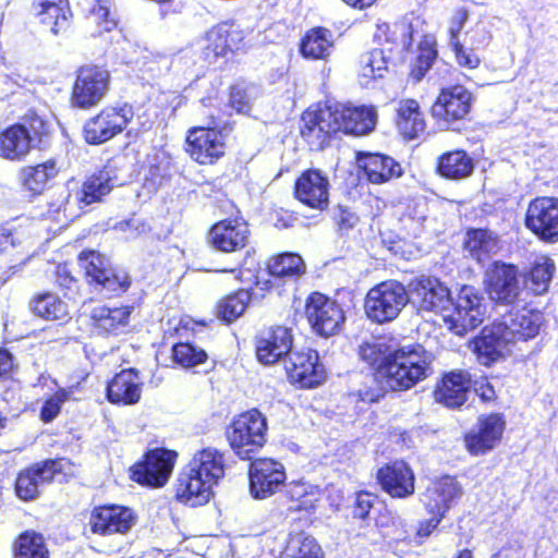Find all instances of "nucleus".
<instances>
[{"label": "nucleus", "instance_id": "nucleus-44", "mask_svg": "<svg viewBox=\"0 0 558 558\" xmlns=\"http://www.w3.org/2000/svg\"><path fill=\"white\" fill-rule=\"evenodd\" d=\"M34 313L45 319L60 320L69 316L68 304L53 293L37 295L32 303Z\"/></svg>", "mask_w": 558, "mask_h": 558}, {"label": "nucleus", "instance_id": "nucleus-54", "mask_svg": "<svg viewBox=\"0 0 558 558\" xmlns=\"http://www.w3.org/2000/svg\"><path fill=\"white\" fill-rule=\"evenodd\" d=\"M73 393V388L59 389L53 396L47 399L40 411V418L45 423L53 421L65 401H68Z\"/></svg>", "mask_w": 558, "mask_h": 558}, {"label": "nucleus", "instance_id": "nucleus-1", "mask_svg": "<svg viewBox=\"0 0 558 558\" xmlns=\"http://www.w3.org/2000/svg\"><path fill=\"white\" fill-rule=\"evenodd\" d=\"M376 122L374 107L318 104L303 112L300 132L312 149H323L331 134L342 131L364 135L375 128Z\"/></svg>", "mask_w": 558, "mask_h": 558}, {"label": "nucleus", "instance_id": "nucleus-39", "mask_svg": "<svg viewBox=\"0 0 558 558\" xmlns=\"http://www.w3.org/2000/svg\"><path fill=\"white\" fill-rule=\"evenodd\" d=\"M465 251L478 263H484L499 250L497 236L483 229L471 230L466 233Z\"/></svg>", "mask_w": 558, "mask_h": 558}, {"label": "nucleus", "instance_id": "nucleus-59", "mask_svg": "<svg viewBox=\"0 0 558 558\" xmlns=\"http://www.w3.org/2000/svg\"><path fill=\"white\" fill-rule=\"evenodd\" d=\"M468 35V44L472 49H482L485 48L492 39V35L489 31L486 28L484 24H476Z\"/></svg>", "mask_w": 558, "mask_h": 558}, {"label": "nucleus", "instance_id": "nucleus-47", "mask_svg": "<svg viewBox=\"0 0 558 558\" xmlns=\"http://www.w3.org/2000/svg\"><path fill=\"white\" fill-rule=\"evenodd\" d=\"M286 558H324L323 549L310 535L296 534L290 537Z\"/></svg>", "mask_w": 558, "mask_h": 558}, {"label": "nucleus", "instance_id": "nucleus-46", "mask_svg": "<svg viewBox=\"0 0 558 558\" xmlns=\"http://www.w3.org/2000/svg\"><path fill=\"white\" fill-rule=\"evenodd\" d=\"M387 70V57L383 49H373L362 54L360 60V77L362 84H367L369 80L383 77Z\"/></svg>", "mask_w": 558, "mask_h": 558}, {"label": "nucleus", "instance_id": "nucleus-12", "mask_svg": "<svg viewBox=\"0 0 558 558\" xmlns=\"http://www.w3.org/2000/svg\"><path fill=\"white\" fill-rule=\"evenodd\" d=\"M305 313L313 329L323 337L335 335L344 322L340 305L319 292L308 296Z\"/></svg>", "mask_w": 558, "mask_h": 558}, {"label": "nucleus", "instance_id": "nucleus-11", "mask_svg": "<svg viewBox=\"0 0 558 558\" xmlns=\"http://www.w3.org/2000/svg\"><path fill=\"white\" fill-rule=\"evenodd\" d=\"M250 493L255 499H266L279 492L286 483V470L281 462L260 458L251 462Z\"/></svg>", "mask_w": 558, "mask_h": 558}, {"label": "nucleus", "instance_id": "nucleus-13", "mask_svg": "<svg viewBox=\"0 0 558 558\" xmlns=\"http://www.w3.org/2000/svg\"><path fill=\"white\" fill-rule=\"evenodd\" d=\"M525 226L545 242H558V198L536 197L526 209Z\"/></svg>", "mask_w": 558, "mask_h": 558}, {"label": "nucleus", "instance_id": "nucleus-17", "mask_svg": "<svg viewBox=\"0 0 558 558\" xmlns=\"http://www.w3.org/2000/svg\"><path fill=\"white\" fill-rule=\"evenodd\" d=\"M485 286L492 301L512 304L521 292L519 270L512 265L495 263L485 274Z\"/></svg>", "mask_w": 558, "mask_h": 558}, {"label": "nucleus", "instance_id": "nucleus-26", "mask_svg": "<svg viewBox=\"0 0 558 558\" xmlns=\"http://www.w3.org/2000/svg\"><path fill=\"white\" fill-rule=\"evenodd\" d=\"M294 193L308 207L324 209L329 199L328 178L319 170H307L298 178Z\"/></svg>", "mask_w": 558, "mask_h": 558}, {"label": "nucleus", "instance_id": "nucleus-22", "mask_svg": "<svg viewBox=\"0 0 558 558\" xmlns=\"http://www.w3.org/2000/svg\"><path fill=\"white\" fill-rule=\"evenodd\" d=\"M80 265L92 281L110 292H123L130 286L128 276L113 274L108 259L95 251L82 252Z\"/></svg>", "mask_w": 558, "mask_h": 558}, {"label": "nucleus", "instance_id": "nucleus-2", "mask_svg": "<svg viewBox=\"0 0 558 558\" xmlns=\"http://www.w3.org/2000/svg\"><path fill=\"white\" fill-rule=\"evenodd\" d=\"M432 354L421 344L403 345L380 368L379 379L395 391L411 389L432 374Z\"/></svg>", "mask_w": 558, "mask_h": 558}, {"label": "nucleus", "instance_id": "nucleus-16", "mask_svg": "<svg viewBox=\"0 0 558 558\" xmlns=\"http://www.w3.org/2000/svg\"><path fill=\"white\" fill-rule=\"evenodd\" d=\"M473 96L462 85L442 88L432 107L433 117L448 126L464 119L471 111Z\"/></svg>", "mask_w": 558, "mask_h": 558}, {"label": "nucleus", "instance_id": "nucleus-57", "mask_svg": "<svg viewBox=\"0 0 558 558\" xmlns=\"http://www.w3.org/2000/svg\"><path fill=\"white\" fill-rule=\"evenodd\" d=\"M436 54V50L432 48L421 50L411 71V75L415 81H421L423 78V76L430 69L433 62L435 61Z\"/></svg>", "mask_w": 558, "mask_h": 558}, {"label": "nucleus", "instance_id": "nucleus-15", "mask_svg": "<svg viewBox=\"0 0 558 558\" xmlns=\"http://www.w3.org/2000/svg\"><path fill=\"white\" fill-rule=\"evenodd\" d=\"M175 459L174 451L154 449L146 454L143 462L132 468V478L142 485L161 487L168 482Z\"/></svg>", "mask_w": 558, "mask_h": 558}, {"label": "nucleus", "instance_id": "nucleus-6", "mask_svg": "<svg viewBox=\"0 0 558 558\" xmlns=\"http://www.w3.org/2000/svg\"><path fill=\"white\" fill-rule=\"evenodd\" d=\"M244 40L243 31L233 23H221L195 39L186 53L197 56L199 61L208 64L216 63L218 59L240 49Z\"/></svg>", "mask_w": 558, "mask_h": 558}, {"label": "nucleus", "instance_id": "nucleus-42", "mask_svg": "<svg viewBox=\"0 0 558 558\" xmlns=\"http://www.w3.org/2000/svg\"><path fill=\"white\" fill-rule=\"evenodd\" d=\"M401 222L413 235H417L424 230L434 229L435 225L434 219L430 217L428 204L423 198L408 206Z\"/></svg>", "mask_w": 558, "mask_h": 558}, {"label": "nucleus", "instance_id": "nucleus-45", "mask_svg": "<svg viewBox=\"0 0 558 558\" xmlns=\"http://www.w3.org/2000/svg\"><path fill=\"white\" fill-rule=\"evenodd\" d=\"M14 558H49L41 534L35 531L22 533L14 544Z\"/></svg>", "mask_w": 558, "mask_h": 558}, {"label": "nucleus", "instance_id": "nucleus-37", "mask_svg": "<svg viewBox=\"0 0 558 558\" xmlns=\"http://www.w3.org/2000/svg\"><path fill=\"white\" fill-rule=\"evenodd\" d=\"M268 275L271 279L265 284L270 283V288L277 284L280 279H294L304 274L305 264L302 257L293 253H284L271 258L267 265Z\"/></svg>", "mask_w": 558, "mask_h": 558}, {"label": "nucleus", "instance_id": "nucleus-25", "mask_svg": "<svg viewBox=\"0 0 558 558\" xmlns=\"http://www.w3.org/2000/svg\"><path fill=\"white\" fill-rule=\"evenodd\" d=\"M461 495L462 488L457 480L444 476L426 488L422 495V502L430 514L444 517Z\"/></svg>", "mask_w": 558, "mask_h": 558}, {"label": "nucleus", "instance_id": "nucleus-9", "mask_svg": "<svg viewBox=\"0 0 558 558\" xmlns=\"http://www.w3.org/2000/svg\"><path fill=\"white\" fill-rule=\"evenodd\" d=\"M227 135L215 126H195L187 131L186 151L199 165H213L226 153Z\"/></svg>", "mask_w": 558, "mask_h": 558}, {"label": "nucleus", "instance_id": "nucleus-29", "mask_svg": "<svg viewBox=\"0 0 558 558\" xmlns=\"http://www.w3.org/2000/svg\"><path fill=\"white\" fill-rule=\"evenodd\" d=\"M142 389L138 373L133 368L123 369L108 383L107 398L113 404L133 405L140 401Z\"/></svg>", "mask_w": 558, "mask_h": 558}, {"label": "nucleus", "instance_id": "nucleus-43", "mask_svg": "<svg viewBox=\"0 0 558 558\" xmlns=\"http://www.w3.org/2000/svg\"><path fill=\"white\" fill-rule=\"evenodd\" d=\"M56 162L48 160L37 166H28L22 169L21 179L23 184L34 193H40L47 183L57 175Z\"/></svg>", "mask_w": 558, "mask_h": 558}, {"label": "nucleus", "instance_id": "nucleus-8", "mask_svg": "<svg viewBox=\"0 0 558 558\" xmlns=\"http://www.w3.org/2000/svg\"><path fill=\"white\" fill-rule=\"evenodd\" d=\"M134 118L132 106L106 107L84 125V136L89 144H102L121 133Z\"/></svg>", "mask_w": 558, "mask_h": 558}, {"label": "nucleus", "instance_id": "nucleus-21", "mask_svg": "<svg viewBox=\"0 0 558 558\" xmlns=\"http://www.w3.org/2000/svg\"><path fill=\"white\" fill-rule=\"evenodd\" d=\"M504 429L505 421L499 414L478 417L477 424L464 437L468 451L478 456L494 449L499 444Z\"/></svg>", "mask_w": 558, "mask_h": 558}, {"label": "nucleus", "instance_id": "nucleus-36", "mask_svg": "<svg viewBox=\"0 0 558 558\" xmlns=\"http://www.w3.org/2000/svg\"><path fill=\"white\" fill-rule=\"evenodd\" d=\"M425 126L418 102L414 99L401 100L397 114V128L400 134L405 138L413 140L425 131Z\"/></svg>", "mask_w": 558, "mask_h": 558}, {"label": "nucleus", "instance_id": "nucleus-55", "mask_svg": "<svg viewBox=\"0 0 558 558\" xmlns=\"http://www.w3.org/2000/svg\"><path fill=\"white\" fill-rule=\"evenodd\" d=\"M253 88L233 86L230 93V106L239 113H247L252 106Z\"/></svg>", "mask_w": 558, "mask_h": 558}, {"label": "nucleus", "instance_id": "nucleus-50", "mask_svg": "<svg viewBox=\"0 0 558 558\" xmlns=\"http://www.w3.org/2000/svg\"><path fill=\"white\" fill-rule=\"evenodd\" d=\"M87 22L95 27L96 34L112 31L117 26V20L111 12L109 0H97L87 15Z\"/></svg>", "mask_w": 558, "mask_h": 558}, {"label": "nucleus", "instance_id": "nucleus-28", "mask_svg": "<svg viewBox=\"0 0 558 558\" xmlns=\"http://www.w3.org/2000/svg\"><path fill=\"white\" fill-rule=\"evenodd\" d=\"M378 482L393 498H407L414 493V473L403 461H395L378 470Z\"/></svg>", "mask_w": 558, "mask_h": 558}, {"label": "nucleus", "instance_id": "nucleus-41", "mask_svg": "<svg viewBox=\"0 0 558 558\" xmlns=\"http://www.w3.org/2000/svg\"><path fill=\"white\" fill-rule=\"evenodd\" d=\"M554 271L555 264L548 257H538L529 272L524 275V288L536 295L545 293L549 288Z\"/></svg>", "mask_w": 558, "mask_h": 558}, {"label": "nucleus", "instance_id": "nucleus-52", "mask_svg": "<svg viewBox=\"0 0 558 558\" xmlns=\"http://www.w3.org/2000/svg\"><path fill=\"white\" fill-rule=\"evenodd\" d=\"M172 356L175 363L182 367H193L206 361L207 354L190 343H178L172 348Z\"/></svg>", "mask_w": 558, "mask_h": 558}, {"label": "nucleus", "instance_id": "nucleus-20", "mask_svg": "<svg viewBox=\"0 0 558 558\" xmlns=\"http://www.w3.org/2000/svg\"><path fill=\"white\" fill-rule=\"evenodd\" d=\"M248 225L242 218H228L216 222L208 232V243L223 253L238 252L250 241Z\"/></svg>", "mask_w": 558, "mask_h": 558}, {"label": "nucleus", "instance_id": "nucleus-60", "mask_svg": "<svg viewBox=\"0 0 558 558\" xmlns=\"http://www.w3.org/2000/svg\"><path fill=\"white\" fill-rule=\"evenodd\" d=\"M41 484L50 482L61 471V461L49 460L32 468Z\"/></svg>", "mask_w": 558, "mask_h": 558}, {"label": "nucleus", "instance_id": "nucleus-56", "mask_svg": "<svg viewBox=\"0 0 558 558\" xmlns=\"http://www.w3.org/2000/svg\"><path fill=\"white\" fill-rule=\"evenodd\" d=\"M454 52L457 63L470 70L476 69L481 64L480 57L475 53L476 49L465 47L461 43L450 46Z\"/></svg>", "mask_w": 558, "mask_h": 558}, {"label": "nucleus", "instance_id": "nucleus-4", "mask_svg": "<svg viewBox=\"0 0 558 558\" xmlns=\"http://www.w3.org/2000/svg\"><path fill=\"white\" fill-rule=\"evenodd\" d=\"M266 416L256 409L240 414L227 429L233 452L242 460H252L267 441Z\"/></svg>", "mask_w": 558, "mask_h": 558}, {"label": "nucleus", "instance_id": "nucleus-38", "mask_svg": "<svg viewBox=\"0 0 558 558\" xmlns=\"http://www.w3.org/2000/svg\"><path fill=\"white\" fill-rule=\"evenodd\" d=\"M333 47L332 33L324 27L310 29L301 41V53L304 58L326 59Z\"/></svg>", "mask_w": 558, "mask_h": 558}, {"label": "nucleus", "instance_id": "nucleus-35", "mask_svg": "<svg viewBox=\"0 0 558 558\" xmlns=\"http://www.w3.org/2000/svg\"><path fill=\"white\" fill-rule=\"evenodd\" d=\"M131 306L108 307L99 305L93 308L90 319L95 328L102 333L118 335L129 325Z\"/></svg>", "mask_w": 558, "mask_h": 558}, {"label": "nucleus", "instance_id": "nucleus-62", "mask_svg": "<svg viewBox=\"0 0 558 558\" xmlns=\"http://www.w3.org/2000/svg\"><path fill=\"white\" fill-rule=\"evenodd\" d=\"M336 220L337 225L341 230H350L357 225L360 218L355 213H353L349 208L339 206L338 213L336 215Z\"/></svg>", "mask_w": 558, "mask_h": 558}, {"label": "nucleus", "instance_id": "nucleus-64", "mask_svg": "<svg viewBox=\"0 0 558 558\" xmlns=\"http://www.w3.org/2000/svg\"><path fill=\"white\" fill-rule=\"evenodd\" d=\"M123 226L129 227L126 239H134L149 230L147 223L140 218H131L123 221Z\"/></svg>", "mask_w": 558, "mask_h": 558}, {"label": "nucleus", "instance_id": "nucleus-32", "mask_svg": "<svg viewBox=\"0 0 558 558\" xmlns=\"http://www.w3.org/2000/svg\"><path fill=\"white\" fill-rule=\"evenodd\" d=\"M186 466L214 485L223 478L226 471L223 453L213 447L196 451Z\"/></svg>", "mask_w": 558, "mask_h": 558}, {"label": "nucleus", "instance_id": "nucleus-34", "mask_svg": "<svg viewBox=\"0 0 558 558\" xmlns=\"http://www.w3.org/2000/svg\"><path fill=\"white\" fill-rule=\"evenodd\" d=\"M357 165L363 169L369 182L379 184L401 175V167L391 157L380 154H364L357 157Z\"/></svg>", "mask_w": 558, "mask_h": 558}, {"label": "nucleus", "instance_id": "nucleus-61", "mask_svg": "<svg viewBox=\"0 0 558 558\" xmlns=\"http://www.w3.org/2000/svg\"><path fill=\"white\" fill-rule=\"evenodd\" d=\"M375 497L367 493H360L356 496L353 514L355 518L365 519L373 508Z\"/></svg>", "mask_w": 558, "mask_h": 558}, {"label": "nucleus", "instance_id": "nucleus-33", "mask_svg": "<svg viewBox=\"0 0 558 558\" xmlns=\"http://www.w3.org/2000/svg\"><path fill=\"white\" fill-rule=\"evenodd\" d=\"M33 140L26 126L11 125L0 133V156L9 160H21L31 151Z\"/></svg>", "mask_w": 558, "mask_h": 558}, {"label": "nucleus", "instance_id": "nucleus-14", "mask_svg": "<svg viewBox=\"0 0 558 558\" xmlns=\"http://www.w3.org/2000/svg\"><path fill=\"white\" fill-rule=\"evenodd\" d=\"M284 368L289 380L300 388L316 387L326 378L318 353L312 349L290 352L284 360Z\"/></svg>", "mask_w": 558, "mask_h": 558}, {"label": "nucleus", "instance_id": "nucleus-49", "mask_svg": "<svg viewBox=\"0 0 558 558\" xmlns=\"http://www.w3.org/2000/svg\"><path fill=\"white\" fill-rule=\"evenodd\" d=\"M34 13L54 35L65 32L70 25L71 10L69 2L64 3V5H52L51 9Z\"/></svg>", "mask_w": 558, "mask_h": 558}, {"label": "nucleus", "instance_id": "nucleus-5", "mask_svg": "<svg viewBox=\"0 0 558 558\" xmlns=\"http://www.w3.org/2000/svg\"><path fill=\"white\" fill-rule=\"evenodd\" d=\"M484 296L471 286H463L445 312L444 320L456 335L462 336L480 326L486 315Z\"/></svg>", "mask_w": 558, "mask_h": 558}, {"label": "nucleus", "instance_id": "nucleus-40", "mask_svg": "<svg viewBox=\"0 0 558 558\" xmlns=\"http://www.w3.org/2000/svg\"><path fill=\"white\" fill-rule=\"evenodd\" d=\"M437 169L447 179L461 180L473 172L474 163L465 151L453 150L439 157Z\"/></svg>", "mask_w": 558, "mask_h": 558}, {"label": "nucleus", "instance_id": "nucleus-63", "mask_svg": "<svg viewBox=\"0 0 558 558\" xmlns=\"http://www.w3.org/2000/svg\"><path fill=\"white\" fill-rule=\"evenodd\" d=\"M473 388L475 393L485 402L493 401L496 398L495 389L487 378L475 380Z\"/></svg>", "mask_w": 558, "mask_h": 558}, {"label": "nucleus", "instance_id": "nucleus-18", "mask_svg": "<svg viewBox=\"0 0 558 558\" xmlns=\"http://www.w3.org/2000/svg\"><path fill=\"white\" fill-rule=\"evenodd\" d=\"M409 294L418 310L445 315L451 294L449 289L434 277H418L409 283Z\"/></svg>", "mask_w": 558, "mask_h": 558}, {"label": "nucleus", "instance_id": "nucleus-27", "mask_svg": "<svg viewBox=\"0 0 558 558\" xmlns=\"http://www.w3.org/2000/svg\"><path fill=\"white\" fill-rule=\"evenodd\" d=\"M214 486L211 482L185 465L178 477L177 498L191 507L202 506L210 500Z\"/></svg>", "mask_w": 558, "mask_h": 558}, {"label": "nucleus", "instance_id": "nucleus-58", "mask_svg": "<svg viewBox=\"0 0 558 558\" xmlns=\"http://www.w3.org/2000/svg\"><path fill=\"white\" fill-rule=\"evenodd\" d=\"M469 14L468 11L463 8L457 9L448 25V34H449V45H457L460 43L459 34L464 27L465 22L468 21Z\"/></svg>", "mask_w": 558, "mask_h": 558}, {"label": "nucleus", "instance_id": "nucleus-31", "mask_svg": "<svg viewBox=\"0 0 558 558\" xmlns=\"http://www.w3.org/2000/svg\"><path fill=\"white\" fill-rule=\"evenodd\" d=\"M471 379L464 371H453L444 376L435 390L436 401L448 408H459L466 400Z\"/></svg>", "mask_w": 558, "mask_h": 558}, {"label": "nucleus", "instance_id": "nucleus-10", "mask_svg": "<svg viewBox=\"0 0 558 558\" xmlns=\"http://www.w3.org/2000/svg\"><path fill=\"white\" fill-rule=\"evenodd\" d=\"M109 72L96 65H85L77 71L72 88V102L81 109L99 104L109 88Z\"/></svg>", "mask_w": 558, "mask_h": 558}, {"label": "nucleus", "instance_id": "nucleus-24", "mask_svg": "<svg viewBox=\"0 0 558 558\" xmlns=\"http://www.w3.org/2000/svg\"><path fill=\"white\" fill-rule=\"evenodd\" d=\"M499 323L511 342L526 341L538 335L544 323V315L541 311L523 307L510 311L502 316Z\"/></svg>", "mask_w": 558, "mask_h": 558}, {"label": "nucleus", "instance_id": "nucleus-53", "mask_svg": "<svg viewBox=\"0 0 558 558\" xmlns=\"http://www.w3.org/2000/svg\"><path fill=\"white\" fill-rule=\"evenodd\" d=\"M39 481L33 469H27L20 473L16 478L15 489L17 496L23 500H31L38 496Z\"/></svg>", "mask_w": 558, "mask_h": 558}, {"label": "nucleus", "instance_id": "nucleus-30", "mask_svg": "<svg viewBox=\"0 0 558 558\" xmlns=\"http://www.w3.org/2000/svg\"><path fill=\"white\" fill-rule=\"evenodd\" d=\"M511 340L499 322L485 327L474 340V352L483 365L497 361Z\"/></svg>", "mask_w": 558, "mask_h": 558}, {"label": "nucleus", "instance_id": "nucleus-19", "mask_svg": "<svg viewBox=\"0 0 558 558\" xmlns=\"http://www.w3.org/2000/svg\"><path fill=\"white\" fill-rule=\"evenodd\" d=\"M133 509L119 505L96 507L89 517L90 531L99 535L125 534L136 523Z\"/></svg>", "mask_w": 558, "mask_h": 558}, {"label": "nucleus", "instance_id": "nucleus-51", "mask_svg": "<svg viewBox=\"0 0 558 558\" xmlns=\"http://www.w3.org/2000/svg\"><path fill=\"white\" fill-rule=\"evenodd\" d=\"M250 301V292L247 290H239L219 303L218 315L223 320L231 323L244 313Z\"/></svg>", "mask_w": 558, "mask_h": 558}, {"label": "nucleus", "instance_id": "nucleus-7", "mask_svg": "<svg viewBox=\"0 0 558 558\" xmlns=\"http://www.w3.org/2000/svg\"><path fill=\"white\" fill-rule=\"evenodd\" d=\"M410 300L409 291L396 280L373 287L365 298V314L375 323H389L398 317Z\"/></svg>", "mask_w": 558, "mask_h": 558}, {"label": "nucleus", "instance_id": "nucleus-3", "mask_svg": "<svg viewBox=\"0 0 558 558\" xmlns=\"http://www.w3.org/2000/svg\"><path fill=\"white\" fill-rule=\"evenodd\" d=\"M114 186L113 178L108 171H100L88 177L80 187L61 195L58 204H51L50 211L58 215L57 220L65 223L80 216L81 210L94 203L101 202Z\"/></svg>", "mask_w": 558, "mask_h": 558}, {"label": "nucleus", "instance_id": "nucleus-23", "mask_svg": "<svg viewBox=\"0 0 558 558\" xmlns=\"http://www.w3.org/2000/svg\"><path fill=\"white\" fill-rule=\"evenodd\" d=\"M293 343L291 330L284 326H274L259 333L256 339L257 360L271 365L290 354Z\"/></svg>", "mask_w": 558, "mask_h": 558}, {"label": "nucleus", "instance_id": "nucleus-48", "mask_svg": "<svg viewBox=\"0 0 558 558\" xmlns=\"http://www.w3.org/2000/svg\"><path fill=\"white\" fill-rule=\"evenodd\" d=\"M360 357L375 369L376 376L379 378V371L388 363L392 352L389 347L381 341H366L360 345Z\"/></svg>", "mask_w": 558, "mask_h": 558}]
</instances>
